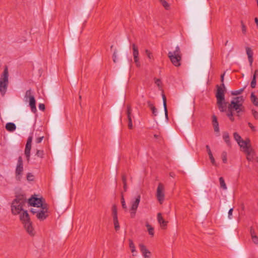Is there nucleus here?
<instances>
[{
    "instance_id": "obj_61",
    "label": "nucleus",
    "mask_w": 258,
    "mask_h": 258,
    "mask_svg": "<svg viewBox=\"0 0 258 258\" xmlns=\"http://www.w3.org/2000/svg\"><path fill=\"white\" fill-rule=\"evenodd\" d=\"M224 75H225V73L221 75V81L222 83H224Z\"/></svg>"
},
{
    "instance_id": "obj_39",
    "label": "nucleus",
    "mask_w": 258,
    "mask_h": 258,
    "mask_svg": "<svg viewBox=\"0 0 258 258\" xmlns=\"http://www.w3.org/2000/svg\"><path fill=\"white\" fill-rule=\"evenodd\" d=\"M241 25L242 32L243 34H245L246 33V27L242 21H241Z\"/></svg>"
},
{
    "instance_id": "obj_46",
    "label": "nucleus",
    "mask_w": 258,
    "mask_h": 258,
    "mask_svg": "<svg viewBox=\"0 0 258 258\" xmlns=\"http://www.w3.org/2000/svg\"><path fill=\"white\" fill-rule=\"evenodd\" d=\"M155 83L159 87V88L161 87L162 82L160 79H156L155 80Z\"/></svg>"
},
{
    "instance_id": "obj_40",
    "label": "nucleus",
    "mask_w": 258,
    "mask_h": 258,
    "mask_svg": "<svg viewBox=\"0 0 258 258\" xmlns=\"http://www.w3.org/2000/svg\"><path fill=\"white\" fill-rule=\"evenodd\" d=\"M251 112L254 118L255 119L258 120V112L256 111L255 109H252Z\"/></svg>"
},
{
    "instance_id": "obj_4",
    "label": "nucleus",
    "mask_w": 258,
    "mask_h": 258,
    "mask_svg": "<svg viewBox=\"0 0 258 258\" xmlns=\"http://www.w3.org/2000/svg\"><path fill=\"white\" fill-rule=\"evenodd\" d=\"M31 212L35 215L37 218L40 221H43L48 216L47 205L36 209L33 208L31 210Z\"/></svg>"
},
{
    "instance_id": "obj_34",
    "label": "nucleus",
    "mask_w": 258,
    "mask_h": 258,
    "mask_svg": "<svg viewBox=\"0 0 258 258\" xmlns=\"http://www.w3.org/2000/svg\"><path fill=\"white\" fill-rule=\"evenodd\" d=\"M36 156H37L38 157H39L41 158H44V153L43 150H37L36 153Z\"/></svg>"
},
{
    "instance_id": "obj_60",
    "label": "nucleus",
    "mask_w": 258,
    "mask_h": 258,
    "mask_svg": "<svg viewBox=\"0 0 258 258\" xmlns=\"http://www.w3.org/2000/svg\"><path fill=\"white\" fill-rule=\"evenodd\" d=\"M122 181L123 183H126V178L125 176V175H122Z\"/></svg>"
},
{
    "instance_id": "obj_62",
    "label": "nucleus",
    "mask_w": 258,
    "mask_h": 258,
    "mask_svg": "<svg viewBox=\"0 0 258 258\" xmlns=\"http://www.w3.org/2000/svg\"><path fill=\"white\" fill-rule=\"evenodd\" d=\"M123 189L124 191H126L127 190V184L126 183H123Z\"/></svg>"
},
{
    "instance_id": "obj_51",
    "label": "nucleus",
    "mask_w": 258,
    "mask_h": 258,
    "mask_svg": "<svg viewBox=\"0 0 258 258\" xmlns=\"http://www.w3.org/2000/svg\"><path fill=\"white\" fill-rule=\"evenodd\" d=\"M38 107L40 110L42 111H44L45 108V105L43 103H40L38 105Z\"/></svg>"
},
{
    "instance_id": "obj_43",
    "label": "nucleus",
    "mask_w": 258,
    "mask_h": 258,
    "mask_svg": "<svg viewBox=\"0 0 258 258\" xmlns=\"http://www.w3.org/2000/svg\"><path fill=\"white\" fill-rule=\"evenodd\" d=\"M44 138V136H38L36 139H35V142L37 144H39L40 143H41L42 141V140Z\"/></svg>"
},
{
    "instance_id": "obj_30",
    "label": "nucleus",
    "mask_w": 258,
    "mask_h": 258,
    "mask_svg": "<svg viewBox=\"0 0 258 258\" xmlns=\"http://www.w3.org/2000/svg\"><path fill=\"white\" fill-rule=\"evenodd\" d=\"M257 72V70H255L254 74L253 75L252 79L250 83V86L252 88H254L256 86V73Z\"/></svg>"
},
{
    "instance_id": "obj_38",
    "label": "nucleus",
    "mask_w": 258,
    "mask_h": 258,
    "mask_svg": "<svg viewBox=\"0 0 258 258\" xmlns=\"http://www.w3.org/2000/svg\"><path fill=\"white\" fill-rule=\"evenodd\" d=\"M161 4L166 10H168L169 9V4L165 0L163 1Z\"/></svg>"
},
{
    "instance_id": "obj_57",
    "label": "nucleus",
    "mask_w": 258,
    "mask_h": 258,
    "mask_svg": "<svg viewBox=\"0 0 258 258\" xmlns=\"http://www.w3.org/2000/svg\"><path fill=\"white\" fill-rule=\"evenodd\" d=\"M162 98L163 101V106L165 108V105H166V99L164 94H162Z\"/></svg>"
},
{
    "instance_id": "obj_8",
    "label": "nucleus",
    "mask_w": 258,
    "mask_h": 258,
    "mask_svg": "<svg viewBox=\"0 0 258 258\" xmlns=\"http://www.w3.org/2000/svg\"><path fill=\"white\" fill-rule=\"evenodd\" d=\"M156 197L158 201L160 204H162L164 200V185L160 183L158 184L157 189Z\"/></svg>"
},
{
    "instance_id": "obj_5",
    "label": "nucleus",
    "mask_w": 258,
    "mask_h": 258,
    "mask_svg": "<svg viewBox=\"0 0 258 258\" xmlns=\"http://www.w3.org/2000/svg\"><path fill=\"white\" fill-rule=\"evenodd\" d=\"M9 72L7 67H6L3 75L0 78V92L3 96L5 94L9 83Z\"/></svg>"
},
{
    "instance_id": "obj_12",
    "label": "nucleus",
    "mask_w": 258,
    "mask_h": 258,
    "mask_svg": "<svg viewBox=\"0 0 258 258\" xmlns=\"http://www.w3.org/2000/svg\"><path fill=\"white\" fill-rule=\"evenodd\" d=\"M132 48L133 50V55L134 57L135 63H136L137 67H139L140 66L141 64L139 58V53L138 50V47L135 43H134L132 44Z\"/></svg>"
},
{
    "instance_id": "obj_33",
    "label": "nucleus",
    "mask_w": 258,
    "mask_h": 258,
    "mask_svg": "<svg viewBox=\"0 0 258 258\" xmlns=\"http://www.w3.org/2000/svg\"><path fill=\"white\" fill-rule=\"evenodd\" d=\"M146 227H147V229H148V233L149 234L153 236L154 234V228L152 227L150 224H146Z\"/></svg>"
},
{
    "instance_id": "obj_56",
    "label": "nucleus",
    "mask_w": 258,
    "mask_h": 258,
    "mask_svg": "<svg viewBox=\"0 0 258 258\" xmlns=\"http://www.w3.org/2000/svg\"><path fill=\"white\" fill-rule=\"evenodd\" d=\"M233 208H231L228 211V218L231 219V216L233 212Z\"/></svg>"
},
{
    "instance_id": "obj_19",
    "label": "nucleus",
    "mask_w": 258,
    "mask_h": 258,
    "mask_svg": "<svg viewBox=\"0 0 258 258\" xmlns=\"http://www.w3.org/2000/svg\"><path fill=\"white\" fill-rule=\"evenodd\" d=\"M20 219L23 223L30 221V217L27 211L24 210L20 214Z\"/></svg>"
},
{
    "instance_id": "obj_7",
    "label": "nucleus",
    "mask_w": 258,
    "mask_h": 258,
    "mask_svg": "<svg viewBox=\"0 0 258 258\" xmlns=\"http://www.w3.org/2000/svg\"><path fill=\"white\" fill-rule=\"evenodd\" d=\"M23 171V163L22 157L18 158L17 165L16 169V178L18 180H20L21 175Z\"/></svg>"
},
{
    "instance_id": "obj_29",
    "label": "nucleus",
    "mask_w": 258,
    "mask_h": 258,
    "mask_svg": "<svg viewBox=\"0 0 258 258\" xmlns=\"http://www.w3.org/2000/svg\"><path fill=\"white\" fill-rule=\"evenodd\" d=\"M219 183L220 187L223 190H226L227 189V185L225 182L224 179L223 177L219 178Z\"/></svg>"
},
{
    "instance_id": "obj_48",
    "label": "nucleus",
    "mask_w": 258,
    "mask_h": 258,
    "mask_svg": "<svg viewBox=\"0 0 258 258\" xmlns=\"http://www.w3.org/2000/svg\"><path fill=\"white\" fill-rule=\"evenodd\" d=\"M121 205H122V207L123 209H126L127 208V207L126 206L125 202L124 199L123 197L121 198Z\"/></svg>"
},
{
    "instance_id": "obj_3",
    "label": "nucleus",
    "mask_w": 258,
    "mask_h": 258,
    "mask_svg": "<svg viewBox=\"0 0 258 258\" xmlns=\"http://www.w3.org/2000/svg\"><path fill=\"white\" fill-rule=\"evenodd\" d=\"M168 56L175 67H178L181 66L182 54L178 46L176 47L174 51L168 52Z\"/></svg>"
},
{
    "instance_id": "obj_58",
    "label": "nucleus",
    "mask_w": 258,
    "mask_h": 258,
    "mask_svg": "<svg viewBox=\"0 0 258 258\" xmlns=\"http://www.w3.org/2000/svg\"><path fill=\"white\" fill-rule=\"evenodd\" d=\"M162 98L163 101V106L165 108V105H166V99L164 94H162Z\"/></svg>"
},
{
    "instance_id": "obj_64",
    "label": "nucleus",
    "mask_w": 258,
    "mask_h": 258,
    "mask_svg": "<svg viewBox=\"0 0 258 258\" xmlns=\"http://www.w3.org/2000/svg\"><path fill=\"white\" fill-rule=\"evenodd\" d=\"M170 176L173 177L175 176V174L173 172H171V173H170Z\"/></svg>"
},
{
    "instance_id": "obj_6",
    "label": "nucleus",
    "mask_w": 258,
    "mask_h": 258,
    "mask_svg": "<svg viewBox=\"0 0 258 258\" xmlns=\"http://www.w3.org/2000/svg\"><path fill=\"white\" fill-rule=\"evenodd\" d=\"M24 98L26 101L29 100V106L31 111L33 113H36L37 112L36 100L34 97V92L31 89L26 91L24 96Z\"/></svg>"
},
{
    "instance_id": "obj_59",
    "label": "nucleus",
    "mask_w": 258,
    "mask_h": 258,
    "mask_svg": "<svg viewBox=\"0 0 258 258\" xmlns=\"http://www.w3.org/2000/svg\"><path fill=\"white\" fill-rule=\"evenodd\" d=\"M117 59L116 52L115 51L113 54V60L114 62H116Z\"/></svg>"
},
{
    "instance_id": "obj_28",
    "label": "nucleus",
    "mask_w": 258,
    "mask_h": 258,
    "mask_svg": "<svg viewBox=\"0 0 258 258\" xmlns=\"http://www.w3.org/2000/svg\"><path fill=\"white\" fill-rule=\"evenodd\" d=\"M233 111V110H232L231 108L230 109L229 107L228 106V110L227 111L226 115L231 121H233L234 120V118L233 117L234 114Z\"/></svg>"
},
{
    "instance_id": "obj_22",
    "label": "nucleus",
    "mask_w": 258,
    "mask_h": 258,
    "mask_svg": "<svg viewBox=\"0 0 258 258\" xmlns=\"http://www.w3.org/2000/svg\"><path fill=\"white\" fill-rule=\"evenodd\" d=\"M212 124L214 127V131L216 133H219V123L217 120V117L216 115H213L212 116Z\"/></svg>"
},
{
    "instance_id": "obj_26",
    "label": "nucleus",
    "mask_w": 258,
    "mask_h": 258,
    "mask_svg": "<svg viewBox=\"0 0 258 258\" xmlns=\"http://www.w3.org/2000/svg\"><path fill=\"white\" fill-rule=\"evenodd\" d=\"M223 139L228 146H230V141L229 134L227 132H224Z\"/></svg>"
},
{
    "instance_id": "obj_15",
    "label": "nucleus",
    "mask_w": 258,
    "mask_h": 258,
    "mask_svg": "<svg viewBox=\"0 0 258 258\" xmlns=\"http://www.w3.org/2000/svg\"><path fill=\"white\" fill-rule=\"evenodd\" d=\"M24 227L26 230L27 232L31 236H34L35 234V231L32 226V223L31 221L25 222L23 223Z\"/></svg>"
},
{
    "instance_id": "obj_21",
    "label": "nucleus",
    "mask_w": 258,
    "mask_h": 258,
    "mask_svg": "<svg viewBox=\"0 0 258 258\" xmlns=\"http://www.w3.org/2000/svg\"><path fill=\"white\" fill-rule=\"evenodd\" d=\"M246 52L248 56V61L250 66H252L253 62V51L251 49L248 47H246Z\"/></svg>"
},
{
    "instance_id": "obj_24",
    "label": "nucleus",
    "mask_w": 258,
    "mask_h": 258,
    "mask_svg": "<svg viewBox=\"0 0 258 258\" xmlns=\"http://www.w3.org/2000/svg\"><path fill=\"white\" fill-rule=\"evenodd\" d=\"M6 128L8 131L13 132L16 130V126L13 122H8L6 125Z\"/></svg>"
},
{
    "instance_id": "obj_1",
    "label": "nucleus",
    "mask_w": 258,
    "mask_h": 258,
    "mask_svg": "<svg viewBox=\"0 0 258 258\" xmlns=\"http://www.w3.org/2000/svg\"><path fill=\"white\" fill-rule=\"evenodd\" d=\"M27 203V199L23 195H18L13 200L11 205L12 213L14 215L20 214L24 210Z\"/></svg>"
},
{
    "instance_id": "obj_2",
    "label": "nucleus",
    "mask_w": 258,
    "mask_h": 258,
    "mask_svg": "<svg viewBox=\"0 0 258 258\" xmlns=\"http://www.w3.org/2000/svg\"><path fill=\"white\" fill-rule=\"evenodd\" d=\"M243 96H238L234 97L229 104L228 106L233 110H235L239 115L241 112L244 111V107L242 105L244 102Z\"/></svg>"
},
{
    "instance_id": "obj_63",
    "label": "nucleus",
    "mask_w": 258,
    "mask_h": 258,
    "mask_svg": "<svg viewBox=\"0 0 258 258\" xmlns=\"http://www.w3.org/2000/svg\"><path fill=\"white\" fill-rule=\"evenodd\" d=\"M254 22H255L256 26L258 27V18H255Z\"/></svg>"
},
{
    "instance_id": "obj_45",
    "label": "nucleus",
    "mask_w": 258,
    "mask_h": 258,
    "mask_svg": "<svg viewBox=\"0 0 258 258\" xmlns=\"http://www.w3.org/2000/svg\"><path fill=\"white\" fill-rule=\"evenodd\" d=\"M250 233L251 237H252V236L256 235V233L253 227H250Z\"/></svg>"
},
{
    "instance_id": "obj_47",
    "label": "nucleus",
    "mask_w": 258,
    "mask_h": 258,
    "mask_svg": "<svg viewBox=\"0 0 258 258\" xmlns=\"http://www.w3.org/2000/svg\"><path fill=\"white\" fill-rule=\"evenodd\" d=\"M27 179L29 181H32L33 180V175L31 173H28L27 175Z\"/></svg>"
},
{
    "instance_id": "obj_54",
    "label": "nucleus",
    "mask_w": 258,
    "mask_h": 258,
    "mask_svg": "<svg viewBox=\"0 0 258 258\" xmlns=\"http://www.w3.org/2000/svg\"><path fill=\"white\" fill-rule=\"evenodd\" d=\"M206 148L208 155L212 154V152L210 149V146L209 145H206Z\"/></svg>"
},
{
    "instance_id": "obj_14",
    "label": "nucleus",
    "mask_w": 258,
    "mask_h": 258,
    "mask_svg": "<svg viewBox=\"0 0 258 258\" xmlns=\"http://www.w3.org/2000/svg\"><path fill=\"white\" fill-rule=\"evenodd\" d=\"M227 103L225 99H224V100H217L218 108L219 110L222 112H225L227 108H228Z\"/></svg>"
},
{
    "instance_id": "obj_20",
    "label": "nucleus",
    "mask_w": 258,
    "mask_h": 258,
    "mask_svg": "<svg viewBox=\"0 0 258 258\" xmlns=\"http://www.w3.org/2000/svg\"><path fill=\"white\" fill-rule=\"evenodd\" d=\"M157 220L162 229H165L167 226V221H165L161 213L157 214Z\"/></svg>"
},
{
    "instance_id": "obj_10",
    "label": "nucleus",
    "mask_w": 258,
    "mask_h": 258,
    "mask_svg": "<svg viewBox=\"0 0 258 258\" xmlns=\"http://www.w3.org/2000/svg\"><path fill=\"white\" fill-rule=\"evenodd\" d=\"M28 203L30 205L36 207L37 208L43 207L44 205H47L46 204L43 203L42 199L34 197L29 199Z\"/></svg>"
},
{
    "instance_id": "obj_9",
    "label": "nucleus",
    "mask_w": 258,
    "mask_h": 258,
    "mask_svg": "<svg viewBox=\"0 0 258 258\" xmlns=\"http://www.w3.org/2000/svg\"><path fill=\"white\" fill-rule=\"evenodd\" d=\"M217 92L216 97L217 100H224L225 99V87L224 83H222L220 86L217 85Z\"/></svg>"
},
{
    "instance_id": "obj_44",
    "label": "nucleus",
    "mask_w": 258,
    "mask_h": 258,
    "mask_svg": "<svg viewBox=\"0 0 258 258\" xmlns=\"http://www.w3.org/2000/svg\"><path fill=\"white\" fill-rule=\"evenodd\" d=\"M251 237L252 242L255 244H258V237L257 236V235L252 236V237Z\"/></svg>"
},
{
    "instance_id": "obj_18",
    "label": "nucleus",
    "mask_w": 258,
    "mask_h": 258,
    "mask_svg": "<svg viewBox=\"0 0 258 258\" xmlns=\"http://www.w3.org/2000/svg\"><path fill=\"white\" fill-rule=\"evenodd\" d=\"M246 154V159L248 161H252L254 159L255 156V152L253 149L251 148L247 149L244 152Z\"/></svg>"
},
{
    "instance_id": "obj_17",
    "label": "nucleus",
    "mask_w": 258,
    "mask_h": 258,
    "mask_svg": "<svg viewBox=\"0 0 258 258\" xmlns=\"http://www.w3.org/2000/svg\"><path fill=\"white\" fill-rule=\"evenodd\" d=\"M139 246L144 258H150L151 252L147 249L146 246L142 243H140Z\"/></svg>"
},
{
    "instance_id": "obj_55",
    "label": "nucleus",
    "mask_w": 258,
    "mask_h": 258,
    "mask_svg": "<svg viewBox=\"0 0 258 258\" xmlns=\"http://www.w3.org/2000/svg\"><path fill=\"white\" fill-rule=\"evenodd\" d=\"M148 106L150 108V109H152L153 107H154L153 104L151 103L150 101H148L147 102Z\"/></svg>"
},
{
    "instance_id": "obj_25",
    "label": "nucleus",
    "mask_w": 258,
    "mask_h": 258,
    "mask_svg": "<svg viewBox=\"0 0 258 258\" xmlns=\"http://www.w3.org/2000/svg\"><path fill=\"white\" fill-rule=\"evenodd\" d=\"M128 245H129V247H130V248L131 249V252L133 253V255L135 256L136 254H135L134 253L136 252L137 251H136V247H135V244L134 243V242L131 239H130L128 240Z\"/></svg>"
},
{
    "instance_id": "obj_16",
    "label": "nucleus",
    "mask_w": 258,
    "mask_h": 258,
    "mask_svg": "<svg viewBox=\"0 0 258 258\" xmlns=\"http://www.w3.org/2000/svg\"><path fill=\"white\" fill-rule=\"evenodd\" d=\"M132 109L131 106L130 105H127L126 114L128 119V127L130 129H132L133 125L132 123Z\"/></svg>"
},
{
    "instance_id": "obj_11",
    "label": "nucleus",
    "mask_w": 258,
    "mask_h": 258,
    "mask_svg": "<svg viewBox=\"0 0 258 258\" xmlns=\"http://www.w3.org/2000/svg\"><path fill=\"white\" fill-rule=\"evenodd\" d=\"M33 140L32 136H29L27 139L25 149V155L28 161L30 160L31 144Z\"/></svg>"
},
{
    "instance_id": "obj_53",
    "label": "nucleus",
    "mask_w": 258,
    "mask_h": 258,
    "mask_svg": "<svg viewBox=\"0 0 258 258\" xmlns=\"http://www.w3.org/2000/svg\"><path fill=\"white\" fill-rule=\"evenodd\" d=\"M164 111H165V117L167 119H168V111H167V105H165V108H164Z\"/></svg>"
},
{
    "instance_id": "obj_27",
    "label": "nucleus",
    "mask_w": 258,
    "mask_h": 258,
    "mask_svg": "<svg viewBox=\"0 0 258 258\" xmlns=\"http://www.w3.org/2000/svg\"><path fill=\"white\" fill-rule=\"evenodd\" d=\"M250 100L254 105L258 106V99L253 93L250 95Z\"/></svg>"
},
{
    "instance_id": "obj_52",
    "label": "nucleus",
    "mask_w": 258,
    "mask_h": 258,
    "mask_svg": "<svg viewBox=\"0 0 258 258\" xmlns=\"http://www.w3.org/2000/svg\"><path fill=\"white\" fill-rule=\"evenodd\" d=\"M248 125L252 131H253V132L256 131L255 127L250 122H248Z\"/></svg>"
},
{
    "instance_id": "obj_23",
    "label": "nucleus",
    "mask_w": 258,
    "mask_h": 258,
    "mask_svg": "<svg viewBox=\"0 0 258 258\" xmlns=\"http://www.w3.org/2000/svg\"><path fill=\"white\" fill-rule=\"evenodd\" d=\"M248 142H249V140L247 141L241 140L239 142H238V144L241 148H243L244 152H245L247 149H250L251 148L250 146L247 145Z\"/></svg>"
},
{
    "instance_id": "obj_37",
    "label": "nucleus",
    "mask_w": 258,
    "mask_h": 258,
    "mask_svg": "<svg viewBox=\"0 0 258 258\" xmlns=\"http://www.w3.org/2000/svg\"><path fill=\"white\" fill-rule=\"evenodd\" d=\"M233 137L234 139L237 141V143L241 140V137L237 133H234L233 134Z\"/></svg>"
},
{
    "instance_id": "obj_50",
    "label": "nucleus",
    "mask_w": 258,
    "mask_h": 258,
    "mask_svg": "<svg viewBox=\"0 0 258 258\" xmlns=\"http://www.w3.org/2000/svg\"><path fill=\"white\" fill-rule=\"evenodd\" d=\"M137 210H131L130 209V213H131V217L132 218H134L136 216Z\"/></svg>"
},
{
    "instance_id": "obj_42",
    "label": "nucleus",
    "mask_w": 258,
    "mask_h": 258,
    "mask_svg": "<svg viewBox=\"0 0 258 258\" xmlns=\"http://www.w3.org/2000/svg\"><path fill=\"white\" fill-rule=\"evenodd\" d=\"M209 158H210V160L211 161V163L213 165L216 166V163L215 159H214V157L213 156V154L209 155Z\"/></svg>"
},
{
    "instance_id": "obj_41",
    "label": "nucleus",
    "mask_w": 258,
    "mask_h": 258,
    "mask_svg": "<svg viewBox=\"0 0 258 258\" xmlns=\"http://www.w3.org/2000/svg\"><path fill=\"white\" fill-rule=\"evenodd\" d=\"M145 53L149 59H152L153 58L152 53L149 50L146 49Z\"/></svg>"
},
{
    "instance_id": "obj_35",
    "label": "nucleus",
    "mask_w": 258,
    "mask_h": 258,
    "mask_svg": "<svg viewBox=\"0 0 258 258\" xmlns=\"http://www.w3.org/2000/svg\"><path fill=\"white\" fill-rule=\"evenodd\" d=\"M113 220L114 228L116 231H117L119 229V228H120L118 219H113Z\"/></svg>"
},
{
    "instance_id": "obj_32",
    "label": "nucleus",
    "mask_w": 258,
    "mask_h": 258,
    "mask_svg": "<svg viewBox=\"0 0 258 258\" xmlns=\"http://www.w3.org/2000/svg\"><path fill=\"white\" fill-rule=\"evenodd\" d=\"M245 88H246V86L244 87L243 88L237 90L232 91L231 92V94L232 95H234V96L240 95L243 92V91Z\"/></svg>"
},
{
    "instance_id": "obj_31",
    "label": "nucleus",
    "mask_w": 258,
    "mask_h": 258,
    "mask_svg": "<svg viewBox=\"0 0 258 258\" xmlns=\"http://www.w3.org/2000/svg\"><path fill=\"white\" fill-rule=\"evenodd\" d=\"M112 215L113 219H117V211L115 205H113L112 207Z\"/></svg>"
},
{
    "instance_id": "obj_49",
    "label": "nucleus",
    "mask_w": 258,
    "mask_h": 258,
    "mask_svg": "<svg viewBox=\"0 0 258 258\" xmlns=\"http://www.w3.org/2000/svg\"><path fill=\"white\" fill-rule=\"evenodd\" d=\"M151 110L152 112L153 115L155 116H157V113H158L157 108L155 107H153V108L151 109Z\"/></svg>"
},
{
    "instance_id": "obj_13",
    "label": "nucleus",
    "mask_w": 258,
    "mask_h": 258,
    "mask_svg": "<svg viewBox=\"0 0 258 258\" xmlns=\"http://www.w3.org/2000/svg\"><path fill=\"white\" fill-rule=\"evenodd\" d=\"M140 201L141 196L140 195L133 198L130 202L131 210H137Z\"/></svg>"
},
{
    "instance_id": "obj_36",
    "label": "nucleus",
    "mask_w": 258,
    "mask_h": 258,
    "mask_svg": "<svg viewBox=\"0 0 258 258\" xmlns=\"http://www.w3.org/2000/svg\"><path fill=\"white\" fill-rule=\"evenodd\" d=\"M221 157L223 163H227V153L225 151H223L221 154Z\"/></svg>"
}]
</instances>
